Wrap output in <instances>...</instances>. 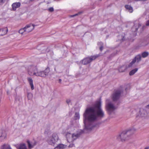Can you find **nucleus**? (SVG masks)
<instances>
[{
	"mask_svg": "<svg viewBox=\"0 0 149 149\" xmlns=\"http://www.w3.org/2000/svg\"><path fill=\"white\" fill-rule=\"evenodd\" d=\"M135 131L136 129L133 128L127 131H123L117 136V138L119 141H125L127 139L126 138L127 135L133 134Z\"/></svg>",
	"mask_w": 149,
	"mask_h": 149,
	"instance_id": "7ed1b4c3",
	"label": "nucleus"
},
{
	"mask_svg": "<svg viewBox=\"0 0 149 149\" xmlns=\"http://www.w3.org/2000/svg\"><path fill=\"white\" fill-rule=\"evenodd\" d=\"M125 90H127V88H126V89H125Z\"/></svg>",
	"mask_w": 149,
	"mask_h": 149,
	"instance_id": "c03bdc74",
	"label": "nucleus"
},
{
	"mask_svg": "<svg viewBox=\"0 0 149 149\" xmlns=\"http://www.w3.org/2000/svg\"><path fill=\"white\" fill-rule=\"evenodd\" d=\"M148 39L149 40V36H148Z\"/></svg>",
	"mask_w": 149,
	"mask_h": 149,
	"instance_id": "79ce46f5",
	"label": "nucleus"
},
{
	"mask_svg": "<svg viewBox=\"0 0 149 149\" xmlns=\"http://www.w3.org/2000/svg\"><path fill=\"white\" fill-rule=\"evenodd\" d=\"M125 8L130 13H132L133 12V9L132 7L130 5H125Z\"/></svg>",
	"mask_w": 149,
	"mask_h": 149,
	"instance_id": "a211bd4d",
	"label": "nucleus"
},
{
	"mask_svg": "<svg viewBox=\"0 0 149 149\" xmlns=\"http://www.w3.org/2000/svg\"><path fill=\"white\" fill-rule=\"evenodd\" d=\"M29 148L30 149L32 148L36 144V142L34 140L33 141L30 142L29 141H27Z\"/></svg>",
	"mask_w": 149,
	"mask_h": 149,
	"instance_id": "4468645a",
	"label": "nucleus"
},
{
	"mask_svg": "<svg viewBox=\"0 0 149 149\" xmlns=\"http://www.w3.org/2000/svg\"><path fill=\"white\" fill-rule=\"evenodd\" d=\"M105 107L106 111L109 114L113 113L117 108V107L109 99H107L106 100Z\"/></svg>",
	"mask_w": 149,
	"mask_h": 149,
	"instance_id": "20e7f679",
	"label": "nucleus"
},
{
	"mask_svg": "<svg viewBox=\"0 0 149 149\" xmlns=\"http://www.w3.org/2000/svg\"><path fill=\"white\" fill-rule=\"evenodd\" d=\"M66 102L68 104H70L71 103V100L69 99H67L66 100Z\"/></svg>",
	"mask_w": 149,
	"mask_h": 149,
	"instance_id": "473e14b6",
	"label": "nucleus"
},
{
	"mask_svg": "<svg viewBox=\"0 0 149 149\" xmlns=\"http://www.w3.org/2000/svg\"><path fill=\"white\" fill-rule=\"evenodd\" d=\"M74 144H71L69 145V147H74Z\"/></svg>",
	"mask_w": 149,
	"mask_h": 149,
	"instance_id": "72a5a7b5",
	"label": "nucleus"
},
{
	"mask_svg": "<svg viewBox=\"0 0 149 149\" xmlns=\"http://www.w3.org/2000/svg\"><path fill=\"white\" fill-rule=\"evenodd\" d=\"M100 50L102 51L103 49V47L102 46H101L100 47Z\"/></svg>",
	"mask_w": 149,
	"mask_h": 149,
	"instance_id": "c9c22d12",
	"label": "nucleus"
},
{
	"mask_svg": "<svg viewBox=\"0 0 149 149\" xmlns=\"http://www.w3.org/2000/svg\"><path fill=\"white\" fill-rule=\"evenodd\" d=\"M41 49L42 51V53H46L47 52H48L49 51V48H47L46 47H42V48Z\"/></svg>",
	"mask_w": 149,
	"mask_h": 149,
	"instance_id": "393cba45",
	"label": "nucleus"
},
{
	"mask_svg": "<svg viewBox=\"0 0 149 149\" xmlns=\"http://www.w3.org/2000/svg\"><path fill=\"white\" fill-rule=\"evenodd\" d=\"M8 31V29L7 27H5L0 29V35L3 36L6 34Z\"/></svg>",
	"mask_w": 149,
	"mask_h": 149,
	"instance_id": "f3484780",
	"label": "nucleus"
},
{
	"mask_svg": "<svg viewBox=\"0 0 149 149\" xmlns=\"http://www.w3.org/2000/svg\"><path fill=\"white\" fill-rule=\"evenodd\" d=\"M121 40L122 41H123L124 40V37H123V38H122Z\"/></svg>",
	"mask_w": 149,
	"mask_h": 149,
	"instance_id": "ea45409f",
	"label": "nucleus"
},
{
	"mask_svg": "<svg viewBox=\"0 0 149 149\" xmlns=\"http://www.w3.org/2000/svg\"><path fill=\"white\" fill-rule=\"evenodd\" d=\"M78 14H76L74 15H72V16H71V17H74V16H76V15H78Z\"/></svg>",
	"mask_w": 149,
	"mask_h": 149,
	"instance_id": "e433bc0d",
	"label": "nucleus"
},
{
	"mask_svg": "<svg viewBox=\"0 0 149 149\" xmlns=\"http://www.w3.org/2000/svg\"><path fill=\"white\" fill-rule=\"evenodd\" d=\"M35 25L32 24L26 25L24 27L26 33H28L31 31L34 28Z\"/></svg>",
	"mask_w": 149,
	"mask_h": 149,
	"instance_id": "9b49d317",
	"label": "nucleus"
},
{
	"mask_svg": "<svg viewBox=\"0 0 149 149\" xmlns=\"http://www.w3.org/2000/svg\"><path fill=\"white\" fill-rule=\"evenodd\" d=\"M19 32L22 34H26V31L24 28L20 29L19 30Z\"/></svg>",
	"mask_w": 149,
	"mask_h": 149,
	"instance_id": "a878e982",
	"label": "nucleus"
},
{
	"mask_svg": "<svg viewBox=\"0 0 149 149\" xmlns=\"http://www.w3.org/2000/svg\"><path fill=\"white\" fill-rule=\"evenodd\" d=\"M128 86L129 87H130V85H128Z\"/></svg>",
	"mask_w": 149,
	"mask_h": 149,
	"instance_id": "37998d69",
	"label": "nucleus"
},
{
	"mask_svg": "<svg viewBox=\"0 0 149 149\" xmlns=\"http://www.w3.org/2000/svg\"><path fill=\"white\" fill-rule=\"evenodd\" d=\"M6 138V134L3 130H0V141H3Z\"/></svg>",
	"mask_w": 149,
	"mask_h": 149,
	"instance_id": "f8f14e48",
	"label": "nucleus"
},
{
	"mask_svg": "<svg viewBox=\"0 0 149 149\" xmlns=\"http://www.w3.org/2000/svg\"><path fill=\"white\" fill-rule=\"evenodd\" d=\"M101 101H97L94 107L87 108L83 115L84 131L91 130L96 126L95 122L99 119L102 118L104 113L101 108Z\"/></svg>",
	"mask_w": 149,
	"mask_h": 149,
	"instance_id": "f257e3e1",
	"label": "nucleus"
},
{
	"mask_svg": "<svg viewBox=\"0 0 149 149\" xmlns=\"http://www.w3.org/2000/svg\"><path fill=\"white\" fill-rule=\"evenodd\" d=\"M6 0H0V5H2L5 2Z\"/></svg>",
	"mask_w": 149,
	"mask_h": 149,
	"instance_id": "2f4dec72",
	"label": "nucleus"
},
{
	"mask_svg": "<svg viewBox=\"0 0 149 149\" xmlns=\"http://www.w3.org/2000/svg\"><path fill=\"white\" fill-rule=\"evenodd\" d=\"M48 10L49 12H52L54 11V9L53 7H50L48 9Z\"/></svg>",
	"mask_w": 149,
	"mask_h": 149,
	"instance_id": "7c9ffc66",
	"label": "nucleus"
},
{
	"mask_svg": "<svg viewBox=\"0 0 149 149\" xmlns=\"http://www.w3.org/2000/svg\"><path fill=\"white\" fill-rule=\"evenodd\" d=\"M21 5L19 2H15L13 3L12 5V7L13 10L15 11L17 8L20 7Z\"/></svg>",
	"mask_w": 149,
	"mask_h": 149,
	"instance_id": "ddd939ff",
	"label": "nucleus"
},
{
	"mask_svg": "<svg viewBox=\"0 0 149 149\" xmlns=\"http://www.w3.org/2000/svg\"><path fill=\"white\" fill-rule=\"evenodd\" d=\"M58 135L56 133H54L52 137H50L47 140L48 143L51 145L54 146L58 141Z\"/></svg>",
	"mask_w": 149,
	"mask_h": 149,
	"instance_id": "0eeeda50",
	"label": "nucleus"
},
{
	"mask_svg": "<svg viewBox=\"0 0 149 149\" xmlns=\"http://www.w3.org/2000/svg\"><path fill=\"white\" fill-rule=\"evenodd\" d=\"M1 149H12L10 146L8 144H4L1 147Z\"/></svg>",
	"mask_w": 149,
	"mask_h": 149,
	"instance_id": "6ab92c4d",
	"label": "nucleus"
},
{
	"mask_svg": "<svg viewBox=\"0 0 149 149\" xmlns=\"http://www.w3.org/2000/svg\"><path fill=\"white\" fill-rule=\"evenodd\" d=\"M148 116H149V104L146 107V109H141L140 110L139 114L136 117H145Z\"/></svg>",
	"mask_w": 149,
	"mask_h": 149,
	"instance_id": "423d86ee",
	"label": "nucleus"
},
{
	"mask_svg": "<svg viewBox=\"0 0 149 149\" xmlns=\"http://www.w3.org/2000/svg\"><path fill=\"white\" fill-rule=\"evenodd\" d=\"M138 69L137 68H136L132 70H131L129 73V74L130 75H132L134 74L137 71Z\"/></svg>",
	"mask_w": 149,
	"mask_h": 149,
	"instance_id": "b1692460",
	"label": "nucleus"
},
{
	"mask_svg": "<svg viewBox=\"0 0 149 149\" xmlns=\"http://www.w3.org/2000/svg\"><path fill=\"white\" fill-rule=\"evenodd\" d=\"M50 72L49 69L47 68L44 70H38V69L33 66H30L28 70L29 74L31 76H35L45 78L47 77Z\"/></svg>",
	"mask_w": 149,
	"mask_h": 149,
	"instance_id": "f03ea898",
	"label": "nucleus"
},
{
	"mask_svg": "<svg viewBox=\"0 0 149 149\" xmlns=\"http://www.w3.org/2000/svg\"><path fill=\"white\" fill-rule=\"evenodd\" d=\"M141 58V55L140 54H139L136 56L134 59H135L136 62L137 61V62H138L140 61Z\"/></svg>",
	"mask_w": 149,
	"mask_h": 149,
	"instance_id": "5701e85b",
	"label": "nucleus"
},
{
	"mask_svg": "<svg viewBox=\"0 0 149 149\" xmlns=\"http://www.w3.org/2000/svg\"><path fill=\"white\" fill-rule=\"evenodd\" d=\"M127 68V67L126 65H123L118 68V70L120 72H123L125 71Z\"/></svg>",
	"mask_w": 149,
	"mask_h": 149,
	"instance_id": "aec40b11",
	"label": "nucleus"
},
{
	"mask_svg": "<svg viewBox=\"0 0 149 149\" xmlns=\"http://www.w3.org/2000/svg\"><path fill=\"white\" fill-rule=\"evenodd\" d=\"M121 91L120 90L115 91L111 95V98L114 101L117 100L119 98Z\"/></svg>",
	"mask_w": 149,
	"mask_h": 149,
	"instance_id": "1a4fd4ad",
	"label": "nucleus"
},
{
	"mask_svg": "<svg viewBox=\"0 0 149 149\" xmlns=\"http://www.w3.org/2000/svg\"><path fill=\"white\" fill-rule=\"evenodd\" d=\"M148 42L146 40H143L141 41L140 42V45L141 46H144L147 45L148 44Z\"/></svg>",
	"mask_w": 149,
	"mask_h": 149,
	"instance_id": "412c9836",
	"label": "nucleus"
},
{
	"mask_svg": "<svg viewBox=\"0 0 149 149\" xmlns=\"http://www.w3.org/2000/svg\"><path fill=\"white\" fill-rule=\"evenodd\" d=\"M27 80L29 83V85L31 87V88L32 90L34 89V86L33 84V81L31 77H29L27 78Z\"/></svg>",
	"mask_w": 149,
	"mask_h": 149,
	"instance_id": "dca6fc26",
	"label": "nucleus"
},
{
	"mask_svg": "<svg viewBox=\"0 0 149 149\" xmlns=\"http://www.w3.org/2000/svg\"><path fill=\"white\" fill-rule=\"evenodd\" d=\"M66 146L62 144H60L55 147L54 149H63L65 148Z\"/></svg>",
	"mask_w": 149,
	"mask_h": 149,
	"instance_id": "4be33fe9",
	"label": "nucleus"
},
{
	"mask_svg": "<svg viewBox=\"0 0 149 149\" xmlns=\"http://www.w3.org/2000/svg\"><path fill=\"white\" fill-rule=\"evenodd\" d=\"M144 149H149V147H146Z\"/></svg>",
	"mask_w": 149,
	"mask_h": 149,
	"instance_id": "58836bf2",
	"label": "nucleus"
},
{
	"mask_svg": "<svg viewBox=\"0 0 149 149\" xmlns=\"http://www.w3.org/2000/svg\"><path fill=\"white\" fill-rule=\"evenodd\" d=\"M61 79H59V82L60 83H61Z\"/></svg>",
	"mask_w": 149,
	"mask_h": 149,
	"instance_id": "4c0bfd02",
	"label": "nucleus"
},
{
	"mask_svg": "<svg viewBox=\"0 0 149 149\" xmlns=\"http://www.w3.org/2000/svg\"><path fill=\"white\" fill-rule=\"evenodd\" d=\"M141 26V25L138 21L136 20L135 21L134 23V25L131 29L132 32H134V35H136V31L138 30V28Z\"/></svg>",
	"mask_w": 149,
	"mask_h": 149,
	"instance_id": "9d476101",
	"label": "nucleus"
},
{
	"mask_svg": "<svg viewBox=\"0 0 149 149\" xmlns=\"http://www.w3.org/2000/svg\"><path fill=\"white\" fill-rule=\"evenodd\" d=\"M17 149H26V146L24 143L17 144L15 146Z\"/></svg>",
	"mask_w": 149,
	"mask_h": 149,
	"instance_id": "2eb2a0df",
	"label": "nucleus"
},
{
	"mask_svg": "<svg viewBox=\"0 0 149 149\" xmlns=\"http://www.w3.org/2000/svg\"><path fill=\"white\" fill-rule=\"evenodd\" d=\"M98 55L92 56L86 58L82 61V63L84 65H86L89 63L95 60L97 57H98Z\"/></svg>",
	"mask_w": 149,
	"mask_h": 149,
	"instance_id": "6e6552de",
	"label": "nucleus"
},
{
	"mask_svg": "<svg viewBox=\"0 0 149 149\" xmlns=\"http://www.w3.org/2000/svg\"><path fill=\"white\" fill-rule=\"evenodd\" d=\"M83 132V131L81 130L80 134L78 133L76 134H71L70 133L68 132L66 134V137L68 141L70 142L73 141L74 140L77 139L79 136L80 134Z\"/></svg>",
	"mask_w": 149,
	"mask_h": 149,
	"instance_id": "39448f33",
	"label": "nucleus"
},
{
	"mask_svg": "<svg viewBox=\"0 0 149 149\" xmlns=\"http://www.w3.org/2000/svg\"><path fill=\"white\" fill-rule=\"evenodd\" d=\"M33 97V95L32 93H28L27 97L29 100H31L32 99Z\"/></svg>",
	"mask_w": 149,
	"mask_h": 149,
	"instance_id": "c756f323",
	"label": "nucleus"
},
{
	"mask_svg": "<svg viewBox=\"0 0 149 149\" xmlns=\"http://www.w3.org/2000/svg\"><path fill=\"white\" fill-rule=\"evenodd\" d=\"M149 54V53L147 52H144L142 53V56L143 58H145L147 57Z\"/></svg>",
	"mask_w": 149,
	"mask_h": 149,
	"instance_id": "bb28decb",
	"label": "nucleus"
},
{
	"mask_svg": "<svg viewBox=\"0 0 149 149\" xmlns=\"http://www.w3.org/2000/svg\"><path fill=\"white\" fill-rule=\"evenodd\" d=\"M99 43H100L101 45H102V43L101 42H100Z\"/></svg>",
	"mask_w": 149,
	"mask_h": 149,
	"instance_id": "a19ab883",
	"label": "nucleus"
},
{
	"mask_svg": "<svg viewBox=\"0 0 149 149\" xmlns=\"http://www.w3.org/2000/svg\"><path fill=\"white\" fill-rule=\"evenodd\" d=\"M146 25L148 26H149V20L146 22Z\"/></svg>",
	"mask_w": 149,
	"mask_h": 149,
	"instance_id": "f704fd0d",
	"label": "nucleus"
},
{
	"mask_svg": "<svg viewBox=\"0 0 149 149\" xmlns=\"http://www.w3.org/2000/svg\"><path fill=\"white\" fill-rule=\"evenodd\" d=\"M135 62L136 61H135V59H133L132 61L128 65V67L129 68L132 67Z\"/></svg>",
	"mask_w": 149,
	"mask_h": 149,
	"instance_id": "cd10ccee",
	"label": "nucleus"
},
{
	"mask_svg": "<svg viewBox=\"0 0 149 149\" xmlns=\"http://www.w3.org/2000/svg\"><path fill=\"white\" fill-rule=\"evenodd\" d=\"M80 116L79 113H76L75 114L74 118L75 120L79 119Z\"/></svg>",
	"mask_w": 149,
	"mask_h": 149,
	"instance_id": "c85d7f7f",
	"label": "nucleus"
}]
</instances>
